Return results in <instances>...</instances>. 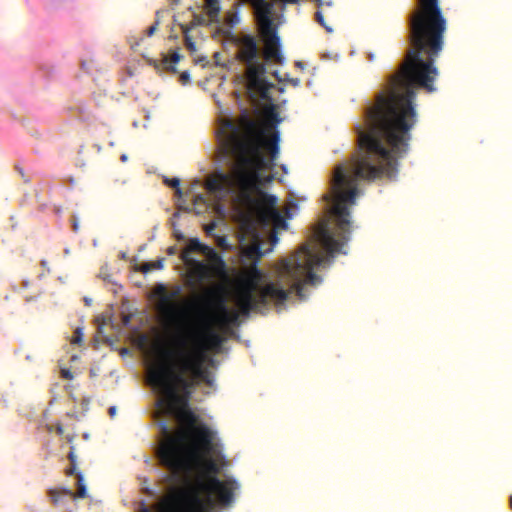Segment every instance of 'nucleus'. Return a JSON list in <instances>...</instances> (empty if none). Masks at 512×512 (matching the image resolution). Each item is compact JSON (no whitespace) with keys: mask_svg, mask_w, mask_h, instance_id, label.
Segmentation results:
<instances>
[{"mask_svg":"<svg viewBox=\"0 0 512 512\" xmlns=\"http://www.w3.org/2000/svg\"><path fill=\"white\" fill-rule=\"evenodd\" d=\"M78 230H79V224L76 221H74V223H73V231L74 232H78Z\"/></svg>","mask_w":512,"mask_h":512,"instance_id":"obj_36","label":"nucleus"},{"mask_svg":"<svg viewBox=\"0 0 512 512\" xmlns=\"http://www.w3.org/2000/svg\"><path fill=\"white\" fill-rule=\"evenodd\" d=\"M155 293L160 298L162 312L167 317L174 318L177 306L172 301L181 295L182 288L180 286H175L171 291H167L166 287L160 284L156 287Z\"/></svg>","mask_w":512,"mask_h":512,"instance_id":"obj_14","label":"nucleus"},{"mask_svg":"<svg viewBox=\"0 0 512 512\" xmlns=\"http://www.w3.org/2000/svg\"><path fill=\"white\" fill-rule=\"evenodd\" d=\"M165 183L170 187L175 188L177 195H181L182 191L180 189V180L178 178L166 179Z\"/></svg>","mask_w":512,"mask_h":512,"instance_id":"obj_22","label":"nucleus"},{"mask_svg":"<svg viewBox=\"0 0 512 512\" xmlns=\"http://www.w3.org/2000/svg\"><path fill=\"white\" fill-rule=\"evenodd\" d=\"M216 228V222L212 221L205 227V231L207 234H211Z\"/></svg>","mask_w":512,"mask_h":512,"instance_id":"obj_31","label":"nucleus"},{"mask_svg":"<svg viewBox=\"0 0 512 512\" xmlns=\"http://www.w3.org/2000/svg\"><path fill=\"white\" fill-rule=\"evenodd\" d=\"M509 505H510V509L512 510V495L510 496Z\"/></svg>","mask_w":512,"mask_h":512,"instance_id":"obj_40","label":"nucleus"},{"mask_svg":"<svg viewBox=\"0 0 512 512\" xmlns=\"http://www.w3.org/2000/svg\"><path fill=\"white\" fill-rule=\"evenodd\" d=\"M148 381L165 397L170 411L181 425L174 433H169L167 426L163 425L166 436L157 452L160 463L176 474L187 472L196 456L195 449L188 445L189 438L194 436L197 447L209 452L214 433L200 422L199 416L189 406L193 384L186 380L183 373H177L168 361L153 365L148 371Z\"/></svg>","mask_w":512,"mask_h":512,"instance_id":"obj_4","label":"nucleus"},{"mask_svg":"<svg viewBox=\"0 0 512 512\" xmlns=\"http://www.w3.org/2000/svg\"><path fill=\"white\" fill-rule=\"evenodd\" d=\"M315 19L316 21L321 25L323 26L328 32H331L332 29L330 27H328L325 22H324V18H323V14H322V11L318 10L316 13H315Z\"/></svg>","mask_w":512,"mask_h":512,"instance_id":"obj_24","label":"nucleus"},{"mask_svg":"<svg viewBox=\"0 0 512 512\" xmlns=\"http://www.w3.org/2000/svg\"><path fill=\"white\" fill-rule=\"evenodd\" d=\"M185 43L188 49L194 51L195 50V43L191 40L190 37L185 34Z\"/></svg>","mask_w":512,"mask_h":512,"instance_id":"obj_27","label":"nucleus"},{"mask_svg":"<svg viewBox=\"0 0 512 512\" xmlns=\"http://www.w3.org/2000/svg\"><path fill=\"white\" fill-rule=\"evenodd\" d=\"M316 1L318 2V7L319 8H321L324 5L322 0H316Z\"/></svg>","mask_w":512,"mask_h":512,"instance_id":"obj_39","label":"nucleus"},{"mask_svg":"<svg viewBox=\"0 0 512 512\" xmlns=\"http://www.w3.org/2000/svg\"><path fill=\"white\" fill-rule=\"evenodd\" d=\"M325 5H327V6H329V7H330V6H332V2H331V1L326 2V3H325Z\"/></svg>","mask_w":512,"mask_h":512,"instance_id":"obj_42","label":"nucleus"},{"mask_svg":"<svg viewBox=\"0 0 512 512\" xmlns=\"http://www.w3.org/2000/svg\"><path fill=\"white\" fill-rule=\"evenodd\" d=\"M266 121L260 124L247 113L237 121H223L218 138L226 156L235 160L231 173L218 172L210 182L212 189L218 185L238 182L246 197L255 185L257 170L269 169L279 154L280 133L276 129L282 119L274 105L265 110Z\"/></svg>","mask_w":512,"mask_h":512,"instance_id":"obj_3","label":"nucleus"},{"mask_svg":"<svg viewBox=\"0 0 512 512\" xmlns=\"http://www.w3.org/2000/svg\"><path fill=\"white\" fill-rule=\"evenodd\" d=\"M173 3L177 5L180 3V0H173Z\"/></svg>","mask_w":512,"mask_h":512,"instance_id":"obj_43","label":"nucleus"},{"mask_svg":"<svg viewBox=\"0 0 512 512\" xmlns=\"http://www.w3.org/2000/svg\"><path fill=\"white\" fill-rule=\"evenodd\" d=\"M201 322L198 326L191 329L185 341L189 340L190 351H203L207 355V351L219 349L224 341L222 335L217 332L212 323L200 316Z\"/></svg>","mask_w":512,"mask_h":512,"instance_id":"obj_10","label":"nucleus"},{"mask_svg":"<svg viewBox=\"0 0 512 512\" xmlns=\"http://www.w3.org/2000/svg\"><path fill=\"white\" fill-rule=\"evenodd\" d=\"M257 11L259 22L266 17H270L272 11V4L267 0H248Z\"/></svg>","mask_w":512,"mask_h":512,"instance_id":"obj_16","label":"nucleus"},{"mask_svg":"<svg viewBox=\"0 0 512 512\" xmlns=\"http://www.w3.org/2000/svg\"><path fill=\"white\" fill-rule=\"evenodd\" d=\"M272 240H273V242H276V241H277V238H276V236H275V235H273V236H272Z\"/></svg>","mask_w":512,"mask_h":512,"instance_id":"obj_44","label":"nucleus"},{"mask_svg":"<svg viewBox=\"0 0 512 512\" xmlns=\"http://www.w3.org/2000/svg\"><path fill=\"white\" fill-rule=\"evenodd\" d=\"M410 16L405 60L390 77L386 90L365 110L364 123L356 126L358 150L354 168H398L407 153L411 129L417 122L416 88L432 93L438 69L434 65L444 45L446 20L438 0H418Z\"/></svg>","mask_w":512,"mask_h":512,"instance_id":"obj_1","label":"nucleus"},{"mask_svg":"<svg viewBox=\"0 0 512 512\" xmlns=\"http://www.w3.org/2000/svg\"><path fill=\"white\" fill-rule=\"evenodd\" d=\"M120 159H121L122 162L127 161V155H125V154L121 155Z\"/></svg>","mask_w":512,"mask_h":512,"instance_id":"obj_38","label":"nucleus"},{"mask_svg":"<svg viewBox=\"0 0 512 512\" xmlns=\"http://www.w3.org/2000/svg\"><path fill=\"white\" fill-rule=\"evenodd\" d=\"M209 22H211L210 19L207 20V17L204 14L194 13L193 14V19L190 22V24H188V25H181V29H182V32L184 34H187L193 28H195L197 26L207 25Z\"/></svg>","mask_w":512,"mask_h":512,"instance_id":"obj_17","label":"nucleus"},{"mask_svg":"<svg viewBox=\"0 0 512 512\" xmlns=\"http://www.w3.org/2000/svg\"><path fill=\"white\" fill-rule=\"evenodd\" d=\"M188 341L180 340V349L174 355V361L168 362L173 366L177 373H183L188 382L193 384V389L201 382L211 386L213 383L212 375L208 368L204 366L207 355L203 351L187 350Z\"/></svg>","mask_w":512,"mask_h":512,"instance_id":"obj_8","label":"nucleus"},{"mask_svg":"<svg viewBox=\"0 0 512 512\" xmlns=\"http://www.w3.org/2000/svg\"><path fill=\"white\" fill-rule=\"evenodd\" d=\"M164 267V258H159L155 261H150V262H146V263H143L140 267V270L143 272V273H147V272H150L152 270H160Z\"/></svg>","mask_w":512,"mask_h":512,"instance_id":"obj_20","label":"nucleus"},{"mask_svg":"<svg viewBox=\"0 0 512 512\" xmlns=\"http://www.w3.org/2000/svg\"><path fill=\"white\" fill-rule=\"evenodd\" d=\"M157 26H158V22H155L152 26H150L147 31H146V34L147 36H152L155 31L157 30Z\"/></svg>","mask_w":512,"mask_h":512,"instance_id":"obj_30","label":"nucleus"},{"mask_svg":"<svg viewBox=\"0 0 512 512\" xmlns=\"http://www.w3.org/2000/svg\"><path fill=\"white\" fill-rule=\"evenodd\" d=\"M138 512H153L151 508H149L144 502L140 503Z\"/></svg>","mask_w":512,"mask_h":512,"instance_id":"obj_32","label":"nucleus"},{"mask_svg":"<svg viewBox=\"0 0 512 512\" xmlns=\"http://www.w3.org/2000/svg\"><path fill=\"white\" fill-rule=\"evenodd\" d=\"M284 4H298L299 0H281Z\"/></svg>","mask_w":512,"mask_h":512,"instance_id":"obj_34","label":"nucleus"},{"mask_svg":"<svg viewBox=\"0 0 512 512\" xmlns=\"http://www.w3.org/2000/svg\"><path fill=\"white\" fill-rule=\"evenodd\" d=\"M82 341H83V331L81 328H77V329H75V331L73 333L71 343L72 344H81Z\"/></svg>","mask_w":512,"mask_h":512,"instance_id":"obj_23","label":"nucleus"},{"mask_svg":"<svg viewBox=\"0 0 512 512\" xmlns=\"http://www.w3.org/2000/svg\"><path fill=\"white\" fill-rule=\"evenodd\" d=\"M189 250H194L195 252H200L205 255L210 261L209 266L211 267L212 272L216 274L225 273V261L213 248L200 243L198 239H191L189 241Z\"/></svg>","mask_w":512,"mask_h":512,"instance_id":"obj_13","label":"nucleus"},{"mask_svg":"<svg viewBox=\"0 0 512 512\" xmlns=\"http://www.w3.org/2000/svg\"><path fill=\"white\" fill-rule=\"evenodd\" d=\"M180 60V54L173 52L171 56H164L161 60L160 66L166 71L176 72L175 65Z\"/></svg>","mask_w":512,"mask_h":512,"instance_id":"obj_18","label":"nucleus"},{"mask_svg":"<svg viewBox=\"0 0 512 512\" xmlns=\"http://www.w3.org/2000/svg\"><path fill=\"white\" fill-rule=\"evenodd\" d=\"M176 252H177V248H176V246H170V247L167 249V253H168L169 255H174V254H176Z\"/></svg>","mask_w":512,"mask_h":512,"instance_id":"obj_33","label":"nucleus"},{"mask_svg":"<svg viewBox=\"0 0 512 512\" xmlns=\"http://www.w3.org/2000/svg\"><path fill=\"white\" fill-rule=\"evenodd\" d=\"M110 416H114L115 413H116V407H110L109 410H108Z\"/></svg>","mask_w":512,"mask_h":512,"instance_id":"obj_35","label":"nucleus"},{"mask_svg":"<svg viewBox=\"0 0 512 512\" xmlns=\"http://www.w3.org/2000/svg\"><path fill=\"white\" fill-rule=\"evenodd\" d=\"M61 375L64 379H68V380H71L73 378V374L70 370L68 369H62L61 370Z\"/></svg>","mask_w":512,"mask_h":512,"instance_id":"obj_29","label":"nucleus"},{"mask_svg":"<svg viewBox=\"0 0 512 512\" xmlns=\"http://www.w3.org/2000/svg\"><path fill=\"white\" fill-rule=\"evenodd\" d=\"M194 250H189V244L181 252L180 258L188 268L189 281L188 284L195 287L198 284L212 277L211 267L199 260L194 259L191 253Z\"/></svg>","mask_w":512,"mask_h":512,"instance_id":"obj_12","label":"nucleus"},{"mask_svg":"<svg viewBox=\"0 0 512 512\" xmlns=\"http://www.w3.org/2000/svg\"><path fill=\"white\" fill-rule=\"evenodd\" d=\"M82 68L85 69V62H82Z\"/></svg>","mask_w":512,"mask_h":512,"instance_id":"obj_45","label":"nucleus"},{"mask_svg":"<svg viewBox=\"0 0 512 512\" xmlns=\"http://www.w3.org/2000/svg\"><path fill=\"white\" fill-rule=\"evenodd\" d=\"M260 37L263 42L262 60L266 64H283L284 56L281 52V41L277 33V27L273 24L270 17H266L261 22Z\"/></svg>","mask_w":512,"mask_h":512,"instance_id":"obj_11","label":"nucleus"},{"mask_svg":"<svg viewBox=\"0 0 512 512\" xmlns=\"http://www.w3.org/2000/svg\"><path fill=\"white\" fill-rule=\"evenodd\" d=\"M261 171L262 170H257L255 185L247 197L236 180L231 181L229 183L230 185L223 183V185H218L219 187L212 189L210 182L214 179V174L206 180L205 188L218 200H222L228 195L236 194L242 206L254 207L255 216L260 225L273 226L276 229H285L287 227L286 220L276 208L277 197L259 189L261 184L272 181L273 177L267 176L263 178Z\"/></svg>","mask_w":512,"mask_h":512,"instance_id":"obj_5","label":"nucleus"},{"mask_svg":"<svg viewBox=\"0 0 512 512\" xmlns=\"http://www.w3.org/2000/svg\"><path fill=\"white\" fill-rule=\"evenodd\" d=\"M234 43L236 58L245 66L248 90L263 100H269V91L273 84L267 80L266 65L262 60L256 37L251 34H242L235 38Z\"/></svg>","mask_w":512,"mask_h":512,"instance_id":"obj_7","label":"nucleus"},{"mask_svg":"<svg viewBox=\"0 0 512 512\" xmlns=\"http://www.w3.org/2000/svg\"><path fill=\"white\" fill-rule=\"evenodd\" d=\"M284 81L289 82L292 86L297 87L300 85V79L299 78H284Z\"/></svg>","mask_w":512,"mask_h":512,"instance_id":"obj_28","label":"nucleus"},{"mask_svg":"<svg viewBox=\"0 0 512 512\" xmlns=\"http://www.w3.org/2000/svg\"><path fill=\"white\" fill-rule=\"evenodd\" d=\"M180 82L185 85L190 82V74L187 71H184L180 74Z\"/></svg>","mask_w":512,"mask_h":512,"instance_id":"obj_26","label":"nucleus"},{"mask_svg":"<svg viewBox=\"0 0 512 512\" xmlns=\"http://www.w3.org/2000/svg\"><path fill=\"white\" fill-rule=\"evenodd\" d=\"M57 433H58V434H62V433H63V427H62L61 425H59V426L57 427Z\"/></svg>","mask_w":512,"mask_h":512,"instance_id":"obj_37","label":"nucleus"},{"mask_svg":"<svg viewBox=\"0 0 512 512\" xmlns=\"http://www.w3.org/2000/svg\"><path fill=\"white\" fill-rule=\"evenodd\" d=\"M354 167L355 157L353 156L352 174L348 173L344 165H339L335 169L331 214L335 217L337 228L343 235L341 239H336L326 222L321 225L317 237L327 256L319 250L316 243L303 244L293 255L279 261L275 281L261 285L265 273L258 268V262L267 251L263 252L259 243H253L242 251L241 259L246 269L237 278L234 286L233 298L239 312L227 307L224 297L218 290L205 288L203 294L198 296L193 304L199 316L225 330L238 321L239 314L249 315L251 311L266 307L270 303L275 306L283 305L292 294H296L299 299H304V285H317L321 282V278L313 272V269L322 265L328 256L333 257L335 253L340 252L349 240L350 206L356 203V197L359 194L357 180H364L355 174ZM325 198L330 200L331 195Z\"/></svg>","mask_w":512,"mask_h":512,"instance_id":"obj_2","label":"nucleus"},{"mask_svg":"<svg viewBox=\"0 0 512 512\" xmlns=\"http://www.w3.org/2000/svg\"><path fill=\"white\" fill-rule=\"evenodd\" d=\"M205 8L210 21H215L220 12V4L218 0H205Z\"/></svg>","mask_w":512,"mask_h":512,"instance_id":"obj_19","label":"nucleus"},{"mask_svg":"<svg viewBox=\"0 0 512 512\" xmlns=\"http://www.w3.org/2000/svg\"><path fill=\"white\" fill-rule=\"evenodd\" d=\"M157 512H209L203 498L195 488L175 489L156 505Z\"/></svg>","mask_w":512,"mask_h":512,"instance_id":"obj_9","label":"nucleus"},{"mask_svg":"<svg viewBox=\"0 0 512 512\" xmlns=\"http://www.w3.org/2000/svg\"><path fill=\"white\" fill-rule=\"evenodd\" d=\"M77 478V492L74 494L71 490L60 488V489H49L48 496L50 497L53 505H58L62 502L63 498H85L87 496L86 486L83 483V476L80 472L76 473Z\"/></svg>","mask_w":512,"mask_h":512,"instance_id":"obj_15","label":"nucleus"},{"mask_svg":"<svg viewBox=\"0 0 512 512\" xmlns=\"http://www.w3.org/2000/svg\"><path fill=\"white\" fill-rule=\"evenodd\" d=\"M188 445L195 449L196 456L193 459L192 467L189 471L184 473H174L169 470L173 476L182 477L190 474L196 464L202 467L204 480L198 483V487L201 491L206 494V499L203 501L208 508H212L214 501L211 496H214L215 501L220 505H229L234 499V490L238 488L235 480L227 479L220 480L217 474L220 472V467L217 462L211 458L205 457L213 451V448L209 452H204L197 447V440L194 436L189 438Z\"/></svg>","mask_w":512,"mask_h":512,"instance_id":"obj_6","label":"nucleus"},{"mask_svg":"<svg viewBox=\"0 0 512 512\" xmlns=\"http://www.w3.org/2000/svg\"><path fill=\"white\" fill-rule=\"evenodd\" d=\"M68 459L70 460L71 466L66 469V474L73 475L76 470V456L73 451L69 452Z\"/></svg>","mask_w":512,"mask_h":512,"instance_id":"obj_21","label":"nucleus"},{"mask_svg":"<svg viewBox=\"0 0 512 512\" xmlns=\"http://www.w3.org/2000/svg\"><path fill=\"white\" fill-rule=\"evenodd\" d=\"M216 243L220 248H222L224 250H226L230 247V244L225 236H218L216 238Z\"/></svg>","mask_w":512,"mask_h":512,"instance_id":"obj_25","label":"nucleus"},{"mask_svg":"<svg viewBox=\"0 0 512 512\" xmlns=\"http://www.w3.org/2000/svg\"><path fill=\"white\" fill-rule=\"evenodd\" d=\"M196 200H201V201H202V200H203V197H202L201 195H198V196L196 197Z\"/></svg>","mask_w":512,"mask_h":512,"instance_id":"obj_41","label":"nucleus"}]
</instances>
